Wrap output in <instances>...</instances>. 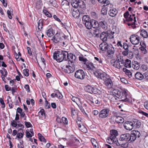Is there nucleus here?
I'll return each instance as SVG.
<instances>
[{"label":"nucleus","instance_id":"de8ad7c7","mask_svg":"<svg viewBox=\"0 0 148 148\" xmlns=\"http://www.w3.org/2000/svg\"><path fill=\"white\" fill-rule=\"evenodd\" d=\"M79 61L83 62H84V64L86 63V62L88 61L87 59L86 58H84V57L83 56H79Z\"/></svg>","mask_w":148,"mask_h":148},{"label":"nucleus","instance_id":"6e6d98bb","mask_svg":"<svg viewBox=\"0 0 148 148\" xmlns=\"http://www.w3.org/2000/svg\"><path fill=\"white\" fill-rule=\"evenodd\" d=\"M62 121L63 123L65 124H67L68 121L67 119L64 117H63L62 118Z\"/></svg>","mask_w":148,"mask_h":148},{"label":"nucleus","instance_id":"f8f14e48","mask_svg":"<svg viewBox=\"0 0 148 148\" xmlns=\"http://www.w3.org/2000/svg\"><path fill=\"white\" fill-rule=\"evenodd\" d=\"M111 63L112 65L114 67L119 69L121 68V65L118 61L114 59L112 60L111 61Z\"/></svg>","mask_w":148,"mask_h":148},{"label":"nucleus","instance_id":"b1692460","mask_svg":"<svg viewBox=\"0 0 148 148\" xmlns=\"http://www.w3.org/2000/svg\"><path fill=\"white\" fill-rule=\"evenodd\" d=\"M99 47L100 49L103 51H106L109 47L108 44L104 42L101 43L99 45Z\"/></svg>","mask_w":148,"mask_h":148},{"label":"nucleus","instance_id":"f704fd0d","mask_svg":"<svg viewBox=\"0 0 148 148\" xmlns=\"http://www.w3.org/2000/svg\"><path fill=\"white\" fill-rule=\"evenodd\" d=\"M63 131V129L61 128H57L54 130V131L57 137V134L58 135L62 134Z\"/></svg>","mask_w":148,"mask_h":148},{"label":"nucleus","instance_id":"dca6fc26","mask_svg":"<svg viewBox=\"0 0 148 148\" xmlns=\"http://www.w3.org/2000/svg\"><path fill=\"white\" fill-rule=\"evenodd\" d=\"M118 13L117 10L115 8H111L108 11V14L111 16L113 17L115 16Z\"/></svg>","mask_w":148,"mask_h":148},{"label":"nucleus","instance_id":"052dcab7","mask_svg":"<svg viewBox=\"0 0 148 148\" xmlns=\"http://www.w3.org/2000/svg\"><path fill=\"white\" fill-rule=\"evenodd\" d=\"M24 123L27 127H31L32 126V125L29 122L25 121Z\"/></svg>","mask_w":148,"mask_h":148},{"label":"nucleus","instance_id":"72a5a7b5","mask_svg":"<svg viewBox=\"0 0 148 148\" xmlns=\"http://www.w3.org/2000/svg\"><path fill=\"white\" fill-rule=\"evenodd\" d=\"M47 34L49 37H51L53 35L54 33L52 28H50L47 30Z\"/></svg>","mask_w":148,"mask_h":148},{"label":"nucleus","instance_id":"4c0bfd02","mask_svg":"<svg viewBox=\"0 0 148 148\" xmlns=\"http://www.w3.org/2000/svg\"><path fill=\"white\" fill-rule=\"evenodd\" d=\"M63 61V62L62 64L61 65V67L63 69L64 71V67H65L66 68L68 65H67L68 63L69 64H70V63L68 61H67V60H64Z\"/></svg>","mask_w":148,"mask_h":148},{"label":"nucleus","instance_id":"f257e3e1","mask_svg":"<svg viewBox=\"0 0 148 148\" xmlns=\"http://www.w3.org/2000/svg\"><path fill=\"white\" fill-rule=\"evenodd\" d=\"M68 52L66 51H58L54 53L53 58L58 62H61L64 60H67L66 56Z\"/></svg>","mask_w":148,"mask_h":148},{"label":"nucleus","instance_id":"f3484780","mask_svg":"<svg viewBox=\"0 0 148 148\" xmlns=\"http://www.w3.org/2000/svg\"><path fill=\"white\" fill-rule=\"evenodd\" d=\"M108 34L107 33L103 32L100 35V38L101 39L103 42L107 41L109 38Z\"/></svg>","mask_w":148,"mask_h":148},{"label":"nucleus","instance_id":"aec40b11","mask_svg":"<svg viewBox=\"0 0 148 148\" xmlns=\"http://www.w3.org/2000/svg\"><path fill=\"white\" fill-rule=\"evenodd\" d=\"M107 141L109 144H115L117 146H119L120 145V144L116 140H114V139H113L110 137L108 138Z\"/></svg>","mask_w":148,"mask_h":148},{"label":"nucleus","instance_id":"bf43d9fd","mask_svg":"<svg viewBox=\"0 0 148 148\" xmlns=\"http://www.w3.org/2000/svg\"><path fill=\"white\" fill-rule=\"evenodd\" d=\"M120 145H121V147L123 148H127L128 146V143L127 142H126L123 144H120Z\"/></svg>","mask_w":148,"mask_h":148},{"label":"nucleus","instance_id":"603ef678","mask_svg":"<svg viewBox=\"0 0 148 148\" xmlns=\"http://www.w3.org/2000/svg\"><path fill=\"white\" fill-rule=\"evenodd\" d=\"M94 58L97 60L98 62L100 63L101 65L103 64V59L102 58H98L97 57H95Z\"/></svg>","mask_w":148,"mask_h":148},{"label":"nucleus","instance_id":"864d4df0","mask_svg":"<svg viewBox=\"0 0 148 148\" xmlns=\"http://www.w3.org/2000/svg\"><path fill=\"white\" fill-rule=\"evenodd\" d=\"M12 13V12L11 11V9L10 8L9 10H8L7 11V14L8 15L9 18L10 19L12 18V16L11 15V14Z\"/></svg>","mask_w":148,"mask_h":148},{"label":"nucleus","instance_id":"7ed1b4c3","mask_svg":"<svg viewBox=\"0 0 148 148\" xmlns=\"http://www.w3.org/2000/svg\"><path fill=\"white\" fill-rule=\"evenodd\" d=\"M65 38V35L62 33H57L52 39L56 43L60 42Z\"/></svg>","mask_w":148,"mask_h":148},{"label":"nucleus","instance_id":"c03bdc74","mask_svg":"<svg viewBox=\"0 0 148 148\" xmlns=\"http://www.w3.org/2000/svg\"><path fill=\"white\" fill-rule=\"evenodd\" d=\"M135 14H133L132 15H130V16L127 19V21H132L133 20L134 18V22L136 21V17L135 16Z\"/></svg>","mask_w":148,"mask_h":148},{"label":"nucleus","instance_id":"c85d7f7f","mask_svg":"<svg viewBox=\"0 0 148 148\" xmlns=\"http://www.w3.org/2000/svg\"><path fill=\"white\" fill-rule=\"evenodd\" d=\"M109 99L112 101H115L116 100H118L117 98L115 95L114 93H113L112 92L111 93L109 96Z\"/></svg>","mask_w":148,"mask_h":148},{"label":"nucleus","instance_id":"79ce46f5","mask_svg":"<svg viewBox=\"0 0 148 148\" xmlns=\"http://www.w3.org/2000/svg\"><path fill=\"white\" fill-rule=\"evenodd\" d=\"M123 70L129 77L130 78L132 77V73L129 70L127 69L126 68H123Z\"/></svg>","mask_w":148,"mask_h":148},{"label":"nucleus","instance_id":"20e7f679","mask_svg":"<svg viewBox=\"0 0 148 148\" xmlns=\"http://www.w3.org/2000/svg\"><path fill=\"white\" fill-rule=\"evenodd\" d=\"M140 135V133L138 131L134 130L132 132L131 135L130 134V138L129 141H133L135 140L136 137H139Z\"/></svg>","mask_w":148,"mask_h":148},{"label":"nucleus","instance_id":"423d86ee","mask_svg":"<svg viewBox=\"0 0 148 148\" xmlns=\"http://www.w3.org/2000/svg\"><path fill=\"white\" fill-rule=\"evenodd\" d=\"M130 40L133 44L137 45L139 43L140 39L137 35H132L130 36Z\"/></svg>","mask_w":148,"mask_h":148},{"label":"nucleus","instance_id":"13d9d810","mask_svg":"<svg viewBox=\"0 0 148 148\" xmlns=\"http://www.w3.org/2000/svg\"><path fill=\"white\" fill-rule=\"evenodd\" d=\"M88 102L89 103L91 106L94 105V99L92 98L88 100Z\"/></svg>","mask_w":148,"mask_h":148},{"label":"nucleus","instance_id":"0eeeda50","mask_svg":"<svg viewBox=\"0 0 148 148\" xmlns=\"http://www.w3.org/2000/svg\"><path fill=\"white\" fill-rule=\"evenodd\" d=\"M85 76L84 72L82 70L77 71L75 74V76L76 78L81 79H83Z\"/></svg>","mask_w":148,"mask_h":148},{"label":"nucleus","instance_id":"4be33fe9","mask_svg":"<svg viewBox=\"0 0 148 148\" xmlns=\"http://www.w3.org/2000/svg\"><path fill=\"white\" fill-rule=\"evenodd\" d=\"M99 25L104 30H106L108 29V24L105 21H104L99 22Z\"/></svg>","mask_w":148,"mask_h":148},{"label":"nucleus","instance_id":"5701e85b","mask_svg":"<svg viewBox=\"0 0 148 148\" xmlns=\"http://www.w3.org/2000/svg\"><path fill=\"white\" fill-rule=\"evenodd\" d=\"M107 50V55L109 57L111 56L114 54V49L113 47H109Z\"/></svg>","mask_w":148,"mask_h":148},{"label":"nucleus","instance_id":"ddd939ff","mask_svg":"<svg viewBox=\"0 0 148 148\" xmlns=\"http://www.w3.org/2000/svg\"><path fill=\"white\" fill-rule=\"evenodd\" d=\"M124 127L125 129L129 130H132L133 128L132 122L129 121L125 122L124 124Z\"/></svg>","mask_w":148,"mask_h":148},{"label":"nucleus","instance_id":"2eb2a0df","mask_svg":"<svg viewBox=\"0 0 148 148\" xmlns=\"http://www.w3.org/2000/svg\"><path fill=\"white\" fill-rule=\"evenodd\" d=\"M108 112L109 111L108 109H103L100 112L99 116L103 118H105L108 115Z\"/></svg>","mask_w":148,"mask_h":148},{"label":"nucleus","instance_id":"bb28decb","mask_svg":"<svg viewBox=\"0 0 148 148\" xmlns=\"http://www.w3.org/2000/svg\"><path fill=\"white\" fill-rule=\"evenodd\" d=\"M72 14L73 16L75 18L78 17L80 15L79 10L76 8L73 10Z\"/></svg>","mask_w":148,"mask_h":148},{"label":"nucleus","instance_id":"6ab92c4d","mask_svg":"<svg viewBox=\"0 0 148 148\" xmlns=\"http://www.w3.org/2000/svg\"><path fill=\"white\" fill-rule=\"evenodd\" d=\"M129 138L130 134L129 133H126L121 135L120 136V139L121 140L129 141Z\"/></svg>","mask_w":148,"mask_h":148},{"label":"nucleus","instance_id":"473e14b6","mask_svg":"<svg viewBox=\"0 0 148 148\" xmlns=\"http://www.w3.org/2000/svg\"><path fill=\"white\" fill-rule=\"evenodd\" d=\"M135 77L136 79L139 80H142L144 78L143 75L139 72H137L135 74Z\"/></svg>","mask_w":148,"mask_h":148},{"label":"nucleus","instance_id":"412c9836","mask_svg":"<svg viewBox=\"0 0 148 148\" xmlns=\"http://www.w3.org/2000/svg\"><path fill=\"white\" fill-rule=\"evenodd\" d=\"M132 122L133 127H135L137 128H138L140 127V122L137 119H133Z\"/></svg>","mask_w":148,"mask_h":148},{"label":"nucleus","instance_id":"e433bc0d","mask_svg":"<svg viewBox=\"0 0 148 148\" xmlns=\"http://www.w3.org/2000/svg\"><path fill=\"white\" fill-rule=\"evenodd\" d=\"M124 66L127 68H130L131 66V61L129 59H126L125 60L124 64Z\"/></svg>","mask_w":148,"mask_h":148},{"label":"nucleus","instance_id":"7c9ffc66","mask_svg":"<svg viewBox=\"0 0 148 148\" xmlns=\"http://www.w3.org/2000/svg\"><path fill=\"white\" fill-rule=\"evenodd\" d=\"M51 96L52 98L56 97L59 99H61L62 97V94L59 92H58L56 93L51 94Z\"/></svg>","mask_w":148,"mask_h":148},{"label":"nucleus","instance_id":"e2e57ef3","mask_svg":"<svg viewBox=\"0 0 148 148\" xmlns=\"http://www.w3.org/2000/svg\"><path fill=\"white\" fill-rule=\"evenodd\" d=\"M77 112L75 110H71V115L72 116H74L77 115Z\"/></svg>","mask_w":148,"mask_h":148},{"label":"nucleus","instance_id":"a18cd8bd","mask_svg":"<svg viewBox=\"0 0 148 148\" xmlns=\"http://www.w3.org/2000/svg\"><path fill=\"white\" fill-rule=\"evenodd\" d=\"M89 17L88 15H84L82 18V21L84 24L85 23L87 22L90 21Z\"/></svg>","mask_w":148,"mask_h":148},{"label":"nucleus","instance_id":"cd10ccee","mask_svg":"<svg viewBox=\"0 0 148 148\" xmlns=\"http://www.w3.org/2000/svg\"><path fill=\"white\" fill-rule=\"evenodd\" d=\"M115 121L118 123L122 124L124 121V119L121 116H116L115 118Z\"/></svg>","mask_w":148,"mask_h":148},{"label":"nucleus","instance_id":"2f4dec72","mask_svg":"<svg viewBox=\"0 0 148 148\" xmlns=\"http://www.w3.org/2000/svg\"><path fill=\"white\" fill-rule=\"evenodd\" d=\"M86 65L88 70H94L95 68L93 64L91 62H87L86 63Z\"/></svg>","mask_w":148,"mask_h":148},{"label":"nucleus","instance_id":"37998d69","mask_svg":"<svg viewBox=\"0 0 148 148\" xmlns=\"http://www.w3.org/2000/svg\"><path fill=\"white\" fill-rule=\"evenodd\" d=\"M140 34L144 38H147L148 36L147 32L145 30H143L141 31Z\"/></svg>","mask_w":148,"mask_h":148},{"label":"nucleus","instance_id":"9d476101","mask_svg":"<svg viewBox=\"0 0 148 148\" xmlns=\"http://www.w3.org/2000/svg\"><path fill=\"white\" fill-rule=\"evenodd\" d=\"M67 60H68V62L71 63V64H74L75 62L76 59L75 56L72 54L70 53L69 54L68 53V55L66 56Z\"/></svg>","mask_w":148,"mask_h":148},{"label":"nucleus","instance_id":"3c124183","mask_svg":"<svg viewBox=\"0 0 148 148\" xmlns=\"http://www.w3.org/2000/svg\"><path fill=\"white\" fill-rule=\"evenodd\" d=\"M49 4L54 7H56L57 5V3L55 0H49Z\"/></svg>","mask_w":148,"mask_h":148},{"label":"nucleus","instance_id":"4468645a","mask_svg":"<svg viewBox=\"0 0 148 148\" xmlns=\"http://www.w3.org/2000/svg\"><path fill=\"white\" fill-rule=\"evenodd\" d=\"M104 83L107 88H111L113 85V82L111 79L108 78H107L104 80Z\"/></svg>","mask_w":148,"mask_h":148},{"label":"nucleus","instance_id":"c9c22d12","mask_svg":"<svg viewBox=\"0 0 148 148\" xmlns=\"http://www.w3.org/2000/svg\"><path fill=\"white\" fill-rule=\"evenodd\" d=\"M91 142L94 148H98V145L96 140L94 138L91 140Z\"/></svg>","mask_w":148,"mask_h":148},{"label":"nucleus","instance_id":"6e6552de","mask_svg":"<svg viewBox=\"0 0 148 148\" xmlns=\"http://www.w3.org/2000/svg\"><path fill=\"white\" fill-rule=\"evenodd\" d=\"M69 64L66 68L64 67V72L68 73H73L75 69L74 64Z\"/></svg>","mask_w":148,"mask_h":148},{"label":"nucleus","instance_id":"ea45409f","mask_svg":"<svg viewBox=\"0 0 148 148\" xmlns=\"http://www.w3.org/2000/svg\"><path fill=\"white\" fill-rule=\"evenodd\" d=\"M91 22V20H90L89 21L85 23L84 24L85 26L88 29H90L92 27V23Z\"/></svg>","mask_w":148,"mask_h":148},{"label":"nucleus","instance_id":"a878e982","mask_svg":"<svg viewBox=\"0 0 148 148\" xmlns=\"http://www.w3.org/2000/svg\"><path fill=\"white\" fill-rule=\"evenodd\" d=\"M132 66L134 69L137 70L140 67L139 63L137 61H132Z\"/></svg>","mask_w":148,"mask_h":148},{"label":"nucleus","instance_id":"58836bf2","mask_svg":"<svg viewBox=\"0 0 148 148\" xmlns=\"http://www.w3.org/2000/svg\"><path fill=\"white\" fill-rule=\"evenodd\" d=\"M38 116L39 117L42 118H45V114L44 109H41L38 112Z\"/></svg>","mask_w":148,"mask_h":148},{"label":"nucleus","instance_id":"69168bd1","mask_svg":"<svg viewBox=\"0 0 148 148\" xmlns=\"http://www.w3.org/2000/svg\"><path fill=\"white\" fill-rule=\"evenodd\" d=\"M24 133H19L17 134L16 137L18 138H22L23 136Z\"/></svg>","mask_w":148,"mask_h":148},{"label":"nucleus","instance_id":"a211bd4d","mask_svg":"<svg viewBox=\"0 0 148 148\" xmlns=\"http://www.w3.org/2000/svg\"><path fill=\"white\" fill-rule=\"evenodd\" d=\"M62 8L65 9H68L69 8V3L66 0L63 1L61 3Z\"/></svg>","mask_w":148,"mask_h":148},{"label":"nucleus","instance_id":"338daca9","mask_svg":"<svg viewBox=\"0 0 148 148\" xmlns=\"http://www.w3.org/2000/svg\"><path fill=\"white\" fill-rule=\"evenodd\" d=\"M144 78L148 80V72H146L143 74Z\"/></svg>","mask_w":148,"mask_h":148},{"label":"nucleus","instance_id":"1a4fd4ad","mask_svg":"<svg viewBox=\"0 0 148 148\" xmlns=\"http://www.w3.org/2000/svg\"><path fill=\"white\" fill-rule=\"evenodd\" d=\"M85 90L90 93L96 94L98 92V90L95 87H93L90 86L88 85L85 87Z\"/></svg>","mask_w":148,"mask_h":148},{"label":"nucleus","instance_id":"09e8293b","mask_svg":"<svg viewBox=\"0 0 148 148\" xmlns=\"http://www.w3.org/2000/svg\"><path fill=\"white\" fill-rule=\"evenodd\" d=\"M38 138L41 141H43L45 143L46 142V140L44 137L40 133L38 134Z\"/></svg>","mask_w":148,"mask_h":148},{"label":"nucleus","instance_id":"a19ab883","mask_svg":"<svg viewBox=\"0 0 148 148\" xmlns=\"http://www.w3.org/2000/svg\"><path fill=\"white\" fill-rule=\"evenodd\" d=\"M79 130L82 132L84 133H86L87 132V130L86 127L84 125H82L78 127Z\"/></svg>","mask_w":148,"mask_h":148},{"label":"nucleus","instance_id":"4d7b16f0","mask_svg":"<svg viewBox=\"0 0 148 148\" xmlns=\"http://www.w3.org/2000/svg\"><path fill=\"white\" fill-rule=\"evenodd\" d=\"M29 70L27 69L23 70V73L25 76H29Z\"/></svg>","mask_w":148,"mask_h":148},{"label":"nucleus","instance_id":"393cba45","mask_svg":"<svg viewBox=\"0 0 148 148\" xmlns=\"http://www.w3.org/2000/svg\"><path fill=\"white\" fill-rule=\"evenodd\" d=\"M118 134L117 131L115 130H112L110 131V137L113 139H114V140H116L115 138L117 136Z\"/></svg>","mask_w":148,"mask_h":148},{"label":"nucleus","instance_id":"5fc2aeb1","mask_svg":"<svg viewBox=\"0 0 148 148\" xmlns=\"http://www.w3.org/2000/svg\"><path fill=\"white\" fill-rule=\"evenodd\" d=\"M101 13L103 15H106L107 14V10L105 8H102L101 11Z\"/></svg>","mask_w":148,"mask_h":148},{"label":"nucleus","instance_id":"774afa93","mask_svg":"<svg viewBox=\"0 0 148 148\" xmlns=\"http://www.w3.org/2000/svg\"><path fill=\"white\" fill-rule=\"evenodd\" d=\"M123 47L125 50H128V46L126 43H123Z\"/></svg>","mask_w":148,"mask_h":148},{"label":"nucleus","instance_id":"f03ea898","mask_svg":"<svg viewBox=\"0 0 148 148\" xmlns=\"http://www.w3.org/2000/svg\"><path fill=\"white\" fill-rule=\"evenodd\" d=\"M113 93L115 95L118 99H122V100L128 101L129 100L127 98V92L126 90H123L121 93L120 91L117 89H115L112 91Z\"/></svg>","mask_w":148,"mask_h":148},{"label":"nucleus","instance_id":"9b49d317","mask_svg":"<svg viewBox=\"0 0 148 148\" xmlns=\"http://www.w3.org/2000/svg\"><path fill=\"white\" fill-rule=\"evenodd\" d=\"M71 3L73 7L77 8L79 6H81V4L84 3V2L81 0H72Z\"/></svg>","mask_w":148,"mask_h":148},{"label":"nucleus","instance_id":"39448f33","mask_svg":"<svg viewBox=\"0 0 148 148\" xmlns=\"http://www.w3.org/2000/svg\"><path fill=\"white\" fill-rule=\"evenodd\" d=\"M94 74L98 79L104 81L107 78L108 75L106 73L103 72H100L98 71L95 72Z\"/></svg>","mask_w":148,"mask_h":148},{"label":"nucleus","instance_id":"8fccbe9b","mask_svg":"<svg viewBox=\"0 0 148 148\" xmlns=\"http://www.w3.org/2000/svg\"><path fill=\"white\" fill-rule=\"evenodd\" d=\"M42 20H40L39 21V23L38 24V28L39 30H41V29L42 28Z\"/></svg>","mask_w":148,"mask_h":148},{"label":"nucleus","instance_id":"c756f323","mask_svg":"<svg viewBox=\"0 0 148 148\" xmlns=\"http://www.w3.org/2000/svg\"><path fill=\"white\" fill-rule=\"evenodd\" d=\"M91 22L92 23V27L95 28H99V23L95 20L91 19Z\"/></svg>","mask_w":148,"mask_h":148},{"label":"nucleus","instance_id":"680f3d73","mask_svg":"<svg viewBox=\"0 0 148 148\" xmlns=\"http://www.w3.org/2000/svg\"><path fill=\"white\" fill-rule=\"evenodd\" d=\"M80 109L81 112L83 113L87 117H88V114H87L85 112L84 109L82 107H80Z\"/></svg>","mask_w":148,"mask_h":148},{"label":"nucleus","instance_id":"49530a36","mask_svg":"<svg viewBox=\"0 0 148 148\" xmlns=\"http://www.w3.org/2000/svg\"><path fill=\"white\" fill-rule=\"evenodd\" d=\"M71 99L73 101L75 102L77 105H78L79 103H80V99L77 97H73Z\"/></svg>","mask_w":148,"mask_h":148},{"label":"nucleus","instance_id":"0e129e2a","mask_svg":"<svg viewBox=\"0 0 148 148\" xmlns=\"http://www.w3.org/2000/svg\"><path fill=\"white\" fill-rule=\"evenodd\" d=\"M117 60H117L119 62H121V64H123V63L122 62L123 61V58L122 57L118 56L117 57Z\"/></svg>","mask_w":148,"mask_h":148}]
</instances>
